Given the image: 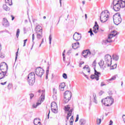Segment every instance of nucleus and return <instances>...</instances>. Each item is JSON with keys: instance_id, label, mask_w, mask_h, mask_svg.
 Instances as JSON below:
<instances>
[{"instance_id": "22", "label": "nucleus", "mask_w": 125, "mask_h": 125, "mask_svg": "<svg viewBox=\"0 0 125 125\" xmlns=\"http://www.w3.org/2000/svg\"><path fill=\"white\" fill-rule=\"evenodd\" d=\"M72 47L74 49H77L80 47V42H78L77 43H74L72 44Z\"/></svg>"}, {"instance_id": "21", "label": "nucleus", "mask_w": 125, "mask_h": 125, "mask_svg": "<svg viewBox=\"0 0 125 125\" xmlns=\"http://www.w3.org/2000/svg\"><path fill=\"white\" fill-rule=\"evenodd\" d=\"M92 101L95 104H97V97L95 93L93 94Z\"/></svg>"}, {"instance_id": "10", "label": "nucleus", "mask_w": 125, "mask_h": 125, "mask_svg": "<svg viewBox=\"0 0 125 125\" xmlns=\"http://www.w3.org/2000/svg\"><path fill=\"white\" fill-rule=\"evenodd\" d=\"M0 70L2 73H4L5 75L7 73V70H8V66L5 62H1L0 64Z\"/></svg>"}, {"instance_id": "3", "label": "nucleus", "mask_w": 125, "mask_h": 125, "mask_svg": "<svg viewBox=\"0 0 125 125\" xmlns=\"http://www.w3.org/2000/svg\"><path fill=\"white\" fill-rule=\"evenodd\" d=\"M102 103L107 107L111 106L114 103V99L112 97H107L105 99L102 100Z\"/></svg>"}, {"instance_id": "15", "label": "nucleus", "mask_w": 125, "mask_h": 125, "mask_svg": "<svg viewBox=\"0 0 125 125\" xmlns=\"http://www.w3.org/2000/svg\"><path fill=\"white\" fill-rule=\"evenodd\" d=\"M99 30V26L97 24V21L95 22V25L93 27V32L95 34H97L98 33V30Z\"/></svg>"}, {"instance_id": "23", "label": "nucleus", "mask_w": 125, "mask_h": 125, "mask_svg": "<svg viewBox=\"0 0 125 125\" xmlns=\"http://www.w3.org/2000/svg\"><path fill=\"white\" fill-rule=\"evenodd\" d=\"M73 111H74V109H71L69 112L67 113V115L66 116V120H69V118L72 116V113H73Z\"/></svg>"}, {"instance_id": "12", "label": "nucleus", "mask_w": 125, "mask_h": 125, "mask_svg": "<svg viewBox=\"0 0 125 125\" xmlns=\"http://www.w3.org/2000/svg\"><path fill=\"white\" fill-rule=\"evenodd\" d=\"M51 110L53 113H54L55 114H57V113H58V107L55 102H53L51 104Z\"/></svg>"}, {"instance_id": "45", "label": "nucleus", "mask_w": 125, "mask_h": 125, "mask_svg": "<svg viewBox=\"0 0 125 125\" xmlns=\"http://www.w3.org/2000/svg\"><path fill=\"white\" fill-rule=\"evenodd\" d=\"M79 121V114L76 115V119L75 120V123H77Z\"/></svg>"}, {"instance_id": "1", "label": "nucleus", "mask_w": 125, "mask_h": 125, "mask_svg": "<svg viewBox=\"0 0 125 125\" xmlns=\"http://www.w3.org/2000/svg\"><path fill=\"white\" fill-rule=\"evenodd\" d=\"M117 35H118L117 31L113 30L111 31V33L108 36V39L103 41V44H107V43L112 42H113L112 38H114V37H116Z\"/></svg>"}, {"instance_id": "24", "label": "nucleus", "mask_w": 125, "mask_h": 125, "mask_svg": "<svg viewBox=\"0 0 125 125\" xmlns=\"http://www.w3.org/2000/svg\"><path fill=\"white\" fill-rule=\"evenodd\" d=\"M66 86V84H65V83H62L59 86V88L60 90L63 91L64 90V88Z\"/></svg>"}, {"instance_id": "40", "label": "nucleus", "mask_w": 125, "mask_h": 125, "mask_svg": "<svg viewBox=\"0 0 125 125\" xmlns=\"http://www.w3.org/2000/svg\"><path fill=\"white\" fill-rule=\"evenodd\" d=\"M70 123H74V116H72L70 118Z\"/></svg>"}, {"instance_id": "63", "label": "nucleus", "mask_w": 125, "mask_h": 125, "mask_svg": "<svg viewBox=\"0 0 125 125\" xmlns=\"http://www.w3.org/2000/svg\"><path fill=\"white\" fill-rule=\"evenodd\" d=\"M27 41H28V40H27V39H26V40H24L23 41V42H27Z\"/></svg>"}, {"instance_id": "53", "label": "nucleus", "mask_w": 125, "mask_h": 125, "mask_svg": "<svg viewBox=\"0 0 125 125\" xmlns=\"http://www.w3.org/2000/svg\"><path fill=\"white\" fill-rule=\"evenodd\" d=\"M92 32V29L90 28V30L88 32V33H89L90 34Z\"/></svg>"}, {"instance_id": "47", "label": "nucleus", "mask_w": 125, "mask_h": 125, "mask_svg": "<svg viewBox=\"0 0 125 125\" xmlns=\"http://www.w3.org/2000/svg\"><path fill=\"white\" fill-rule=\"evenodd\" d=\"M83 64H84V62H81L79 63V67H82V65H83Z\"/></svg>"}, {"instance_id": "8", "label": "nucleus", "mask_w": 125, "mask_h": 125, "mask_svg": "<svg viewBox=\"0 0 125 125\" xmlns=\"http://www.w3.org/2000/svg\"><path fill=\"white\" fill-rule=\"evenodd\" d=\"M82 55L84 58H87V57H92L95 55V52H90L89 49L84 50L82 52Z\"/></svg>"}, {"instance_id": "25", "label": "nucleus", "mask_w": 125, "mask_h": 125, "mask_svg": "<svg viewBox=\"0 0 125 125\" xmlns=\"http://www.w3.org/2000/svg\"><path fill=\"white\" fill-rule=\"evenodd\" d=\"M37 39L38 40H41L42 38V32L37 33Z\"/></svg>"}, {"instance_id": "17", "label": "nucleus", "mask_w": 125, "mask_h": 125, "mask_svg": "<svg viewBox=\"0 0 125 125\" xmlns=\"http://www.w3.org/2000/svg\"><path fill=\"white\" fill-rule=\"evenodd\" d=\"M36 33L42 32V28L40 25H37L35 28Z\"/></svg>"}, {"instance_id": "33", "label": "nucleus", "mask_w": 125, "mask_h": 125, "mask_svg": "<svg viewBox=\"0 0 125 125\" xmlns=\"http://www.w3.org/2000/svg\"><path fill=\"white\" fill-rule=\"evenodd\" d=\"M6 75V74H5V73H4L2 72L0 73V80H1V79H3V78H4V77Z\"/></svg>"}, {"instance_id": "35", "label": "nucleus", "mask_w": 125, "mask_h": 125, "mask_svg": "<svg viewBox=\"0 0 125 125\" xmlns=\"http://www.w3.org/2000/svg\"><path fill=\"white\" fill-rule=\"evenodd\" d=\"M83 69H86L87 70H88V73L90 72V70H89V67H88V65H85L83 67Z\"/></svg>"}, {"instance_id": "44", "label": "nucleus", "mask_w": 125, "mask_h": 125, "mask_svg": "<svg viewBox=\"0 0 125 125\" xmlns=\"http://www.w3.org/2000/svg\"><path fill=\"white\" fill-rule=\"evenodd\" d=\"M92 65L94 66V67L96 66V61H94L92 63Z\"/></svg>"}, {"instance_id": "54", "label": "nucleus", "mask_w": 125, "mask_h": 125, "mask_svg": "<svg viewBox=\"0 0 125 125\" xmlns=\"http://www.w3.org/2000/svg\"><path fill=\"white\" fill-rule=\"evenodd\" d=\"M104 85H106V84H103V83H102L101 84V86H104Z\"/></svg>"}, {"instance_id": "55", "label": "nucleus", "mask_w": 125, "mask_h": 125, "mask_svg": "<svg viewBox=\"0 0 125 125\" xmlns=\"http://www.w3.org/2000/svg\"><path fill=\"white\" fill-rule=\"evenodd\" d=\"M0 58H4V56L3 55H1L0 56Z\"/></svg>"}, {"instance_id": "34", "label": "nucleus", "mask_w": 125, "mask_h": 125, "mask_svg": "<svg viewBox=\"0 0 125 125\" xmlns=\"http://www.w3.org/2000/svg\"><path fill=\"white\" fill-rule=\"evenodd\" d=\"M117 63L114 64L113 65H112L110 67V70H114V69H116L117 68Z\"/></svg>"}, {"instance_id": "59", "label": "nucleus", "mask_w": 125, "mask_h": 125, "mask_svg": "<svg viewBox=\"0 0 125 125\" xmlns=\"http://www.w3.org/2000/svg\"><path fill=\"white\" fill-rule=\"evenodd\" d=\"M23 46H26V42H23Z\"/></svg>"}, {"instance_id": "28", "label": "nucleus", "mask_w": 125, "mask_h": 125, "mask_svg": "<svg viewBox=\"0 0 125 125\" xmlns=\"http://www.w3.org/2000/svg\"><path fill=\"white\" fill-rule=\"evenodd\" d=\"M116 76H112L110 79L107 80V82L108 83H110V82H113V81H115L116 80Z\"/></svg>"}, {"instance_id": "41", "label": "nucleus", "mask_w": 125, "mask_h": 125, "mask_svg": "<svg viewBox=\"0 0 125 125\" xmlns=\"http://www.w3.org/2000/svg\"><path fill=\"white\" fill-rule=\"evenodd\" d=\"M99 64L100 66H102V67H103V66H104V62L103 61V62H102V61H101V62H100Z\"/></svg>"}, {"instance_id": "30", "label": "nucleus", "mask_w": 125, "mask_h": 125, "mask_svg": "<svg viewBox=\"0 0 125 125\" xmlns=\"http://www.w3.org/2000/svg\"><path fill=\"white\" fill-rule=\"evenodd\" d=\"M71 109V107H70V105H65L64 106V110L65 111H67V112L70 111V109Z\"/></svg>"}, {"instance_id": "57", "label": "nucleus", "mask_w": 125, "mask_h": 125, "mask_svg": "<svg viewBox=\"0 0 125 125\" xmlns=\"http://www.w3.org/2000/svg\"><path fill=\"white\" fill-rule=\"evenodd\" d=\"M64 55H65V54H64V53H62V56H63V59H65V56H64Z\"/></svg>"}, {"instance_id": "51", "label": "nucleus", "mask_w": 125, "mask_h": 125, "mask_svg": "<svg viewBox=\"0 0 125 125\" xmlns=\"http://www.w3.org/2000/svg\"><path fill=\"white\" fill-rule=\"evenodd\" d=\"M6 83H7V82H5L4 83H1L0 84H1L2 85H4L5 84H6Z\"/></svg>"}, {"instance_id": "29", "label": "nucleus", "mask_w": 125, "mask_h": 125, "mask_svg": "<svg viewBox=\"0 0 125 125\" xmlns=\"http://www.w3.org/2000/svg\"><path fill=\"white\" fill-rule=\"evenodd\" d=\"M6 4L11 5L12 4V0H5Z\"/></svg>"}, {"instance_id": "39", "label": "nucleus", "mask_w": 125, "mask_h": 125, "mask_svg": "<svg viewBox=\"0 0 125 125\" xmlns=\"http://www.w3.org/2000/svg\"><path fill=\"white\" fill-rule=\"evenodd\" d=\"M18 50H19V48L18 49V51L16 52V58H15L16 61L17 60V58H18V54H19Z\"/></svg>"}, {"instance_id": "49", "label": "nucleus", "mask_w": 125, "mask_h": 125, "mask_svg": "<svg viewBox=\"0 0 125 125\" xmlns=\"http://www.w3.org/2000/svg\"><path fill=\"white\" fill-rule=\"evenodd\" d=\"M43 42V39H42L41 43L39 45V47H41V46H42V44Z\"/></svg>"}, {"instance_id": "64", "label": "nucleus", "mask_w": 125, "mask_h": 125, "mask_svg": "<svg viewBox=\"0 0 125 125\" xmlns=\"http://www.w3.org/2000/svg\"><path fill=\"white\" fill-rule=\"evenodd\" d=\"M84 77H85V78H87V75H85V74H84Z\"/></svg>"}, {"instance_id": "13", "label": "nucleus", "mask_w": 125, "mask_h": 125, "mask_svg": "<svg viewBox=\"0 0 125 125\" xmlns=\"http://www.w3.org/2000/svg\"><path fill=\"white\" fill-rule=\"evenodd\" d=\"M94 71H95L94 75L92 74L91 75L90 78L92 80H96L97 81H99V75H101V74L100 73V72H97V71H96V69H95V68H94Z\"/></svg>"}, {"instance_id": "52", "label": "nucleus", "mask_w": 125, "mask_h": 125, "mask_svg": "<svg viewBox=\"0 0 125 125\" xmlns=\"http://www.w3.org/2000/svg\"><path fill=\"white\" fill-rule=\"evenodd\" d=\"M113 125V121H112V120H110L109 125Z\"/></svg>"}, {"instance_id": "26", "label": "nucleus", "mask_w": 125, "mask_h": 125, "mask_svg": "<svg viewBox=\"0 0 125 125\" xmlns=\"http://www.w3.org/2000/svg\"><path fill=\"white\" fill-rule=\"evenodd\" d=\"M8 5V4H5L3 5V8L6 11H9V10H10V8H9Z\"/></svg>"}, {"instance_id": "48", "label": "nucleus", "mask_w": 125, "mask_h": 125, "mask_svg": "<svg viewBox=\"0 0 125 125\" xmlns=\"http://www.w3.org/2000/svg\"><path fill=\"white\" fill-rule=\"evenodd\" d=\"M103 93H104L103 91H101L99 93V95L101 96V95H102V94H103Z\"/></svg>"}, {"instance_id": "2", "label": "nucleus", "mask_w": 125, "mask_h": 125, "mask_svg": "<svg viewBox=\"0 0 125 125\" xmlns=\"http://www.w3.org/2000/svg\"><path fill=\"white\" fill-rule=\"evenodd\" d=\"M109 15L110 13L108 10H104L103 11L101 14L100 21L102 23H105L107 20L109 19Z\"/></svg>"}, {"instance_id": "62", "label": "nucleus", "mask_w": 125, "mask_h": 125, "mask_svg": "<svg viewBox=\"0 0 125 125\" xmlns=\"http://www.w3.org/2000/svg\"><path fill=\"white\" fill-rule=\"evenodd\" d=\"M82 3L83 4H84V3H85V2L84 1H83Z\"/></svg>"}, {"instance_id": "16", "label": "nucleus", "mask_w": 125, "mask_h": 125, "mask_svg": "<svg viewBox=\"0 0 125 125\" xmlns=\"http://www.w3.org/2000/svg\"><path fill=\"white\" fill-rule=\"evenodd\" d=\"M27 79L30 80H36V76H35V73L34 72L30 73L28 75L27 77Z\"/></svg>"}, {"instance_id": "38", "label": "nucleus", "mask_w": 125, "mask_h": 125, "mask_svg": "<svg viewBox=\"0 0 125 125\" xmlns=\"http://www.w3.org/2000/svg\"><path fill=\"white\" fill-rule=\"evenodd\" d=\"M51 40H52V37H51V35H50L49 37V44H51Z\"/></svg>"}, {"instance_id": "19", "label": "nucleus", "mask_w": 125, "mask_h": 125, "mask_svg": "<svg viewBox=\"0 0 125 125\" xmlns=\"http://www.w3.org/2000/svg\"><path fill=\"white\" fill-rule=\"evenodd\" d=\"M35 82H36V80L35 79H27V83L29 85H31V86L34 85V83H35Z\"/></svg>"}, {"instance_id": "42", "label": "nucleus", "mask_w": 125, "mask_h": 125, "mask_svg": "<svg viewBox=\"0 0 125 125\" xmlns=\"http://www.w3.org/2000/svg\"><path fill=\"white\" fill-rule=\"evenodd\" d=\"M62 77L63 79H67V74H66V73H63L62 74Z\"/></svg>"}, {"instance_id": "5", "label": "nucleus", "mask_w": 125, "mask_h": 125, "mask_svg": "<svg viewBox=\"0 0 125 125\" xmlns=\"http://www.w3.org/2000/svg\"><path fill=\"white\" fill-rule=\"evenodd\" d=\"M39 92L41 93V96L40 97V99H39L38 102L36 103V104L33 105V108H37V107H38V106H39V105H41L42 104V103L43 102V100H44V95H45L44 91L42 90L41 92V91L39 90Z\"/></svg>"}, {"instance_id": "50", "label": "nucleus", "mask_w": 125, "mask_h": 125, "mask_svg": "<svg viewBox=\"0 0 125 125\" xmlns=\"http://www.w3.org/2000/svg\"><path fill=\"white\" fill-rule=\"evenodd\" d=\"M34 40H35V34H33V35H32V42H34Z\"/></svg>"}, {"instance_id": "20", "label": "nucleus", "mask_w": 125, "mask_h": 125, "mask_svg": "<svg viewBox=\"0 0 125 125\" xmlns=\"http://www.w3.org/2000/svg\"><path fill=\"white\" fill-rule=\"evenodd\" d=\"M3 26L4 27H8L9 26V22H8V21L6 20V19H3V22H2Z\"/></svg>"}, {"instance_id": "18", "label": "nucleus", "mask_w": 125, "mask_h": 125, "mask_svg": "<svg viewBox=\"0 0 125 125\" xmlns=\"http://www.w3.org/2000/svg\"><path fill=\"white\" fill-rule=\"evenodd\" d=\"M34 124L35 125H42L41 123V120L39 118H36L34 120Z\"/></svg>"}, {"instance_id": "56", "label": "nucleus", "mask_w": 125, "mask_h": 125, "mask_svg": "<svg viewBox=\"0 0 125 125\" xmlns=\"http://www.w3.org/2000/svg\"><path fill=\"white\" fill-rule=\"evenodd\" d=\"M12 17V20L13 21L14 20V19L15 18L14 17H13V16H11Z\"/></svg>"}, {"instance_id": "27", "label": "nucleus", "mask_w": 125, "mask_h": 125, "mask_svg": "<svg viewBox=\"0 0 125 125\" xmlns=\"http://www.w3.org/2000/svg\"><path fill=\"white\" fill-rule=\"evenodd\" d=\"M112 58L115 61H118L119 60V56L116 54L113 55Z\"/></svg>"}, {"instance_id": "46", "label": "nucleus", "mask_w": 125, "mask_h": 125, "mask_svg": "<svg viewBox=\"0 0 125 125\" xmlns=\"http://www.w3.org/2000/svg\"><path fill=\"white\" fill-rule=\"evenodd\" d=\"M30 97V99H32V98H33L34 97V94H29Z\"/></svg>"}, {"instance_id": "60", "label": "nucleus", "mask_w": 125, "mask_h": 125, "mask_svg": "<svg viewBox=\"0 0 125 125\" xmlns=\"http://www.w3.org/2000/svg\"><path fill=\"white\" fill-rule=\"evenodd\" d=\"M85 19L87 18V15H86V14H85Z\"/></svg>"}, {"instance_id": "61", "label": "nucleus", "mask_w": 125, "mask_h": 125, "mask_svg": "<svg viewBox=\"0 0 125 125\" xmlns=\"http://www.w3.org/2000/svg\"><path fill=\"white\" fill-rule=\"evenodd\" d=\"M93 35H94L93 34V32H92H92L90 33V36H92Z\"/></svg>"}, {"instance_id": "9", "label": "nucleus", "mask_w": 125, "mask_h": 125, "mask_svg": "<svg viewBox=\"0 0 125 125\" xmlns=\"http://www.w3.org/2000/svg\"><path fill=\"white\" fill-rule=\"evenodd\" d=\"M104 61L105 66L106 67H111L112 65V57L109 54H107L104 56Z\"/></svg>"}, {"instance_id": "58", "label": "nucleus", "mask_w": 125, "mask_h": 125, "mask_svg": "<svg viewBox=\"0 0 125 125\" xmlns=\"http://www.w3.org/2000/svg\"><path fill=\"white\" fill-rule=\"evenodd\" d=\"M50 113V111H49V113H48V115H47V118H48V119H49V113Z\"/></svg>"}, {"instance_id": "43", "label": "nucleus", "mask_w": 125, "mask_h": 125, "mask_svg": "<svg viewBox=\"0 0 125 125\" xmlns=\"http://www.w3.org/2000/svg\"><path fill=\"white\" fill-rule=\"evenodd\" d=\"M53 92L54 94H56V93H57V91L55 89V88H53Z\"/></svg>"}, {"instance_id": "11", "label": "nucleus", "mask_w": 125, "mask_h": 125, "mask_svg": "<svg viewBox=\"0 0 125 125\" xmlns=\"http://www.w3.org/2000/svg\"><path fill=\"white\" fill-rule=\"evenodd\" d=\"M35 74L38 76V77L42 78V75L44 74V70L41 67H37L35 70Z\"/></svg>"}, {"instance_id": "4", "label": "nucleus", "mask_w": 125, "mask_h": 125, "mask_svg": "<svg viewBox=\"0 0 125 125\" xmlns=\"http://www.w3.org/2000/svg\"><path fill=\"white\" fill-rule=\"evenodd\" d=\"M113 10L114 11H119L121 8H124L125 6L123 7V4H121L118 0H114L113 1Z\"/></svg>"}, {"instance_id": "14", "label": "nucleus", "mask_w": 125, "mask_h": 125, "mask_svg": "<svg viewBox=\"0 0 125 125\" xmlns=\"http://www.w3.org/2000/svg\"><path fill=\"white\" fill-rule=\"evenodd\" d=\"M82 39V34L78 32H75L73 35V40L76 41H81Z\"/></svg>"}, {"instance_id": "32", "label": "nucleus", "mask_w": 125, "mask_h": 125, "mask_svg": "<svg viewBox=\"0 0 125 125\" xmlns=\"http://www.w3.org/2000/svg\"><path fill=\"white\" fill-rule=\"evenodd\" d=\"M117 1L123 5V7L125 6V0H117Z\"/></svg>"}, {"instance_id": "36", "label": "nucleus", "mask_w": 125, "mask_h": 125, "mask_svg": "<svg viewBox=\"0 0 125 125\" xmlns=\"http://www.w3.org/2000/svg\"><path fill=\"white\" fill-rule=\"evenodd\" d=\"M20 34V29H18L17 30V33H16V37L17 38L19 37V34Z\"/></svg>"}, {"instance_id": "7", "label": "nucleus", "mask_w": 125, "mask_h": 125, "mask_svg": "<svg viewBox=\"0 0 125 125\" xmlns=\"http://www.w3.org/2000/svg\"><path fill=\"white\" fill-rule=\"evenodd\" d=\"M72 98V92L71 91L67 90L64 93L63 101L64 103H68Z\"/></svg>"}, {"instance_id": "6", "label": "nucleus", "mask_w": 125, "mask_h": 125, "mask_svg": "<svg viewBox=\"0 0 125 125\" xmlns=\"http://www.w3.org/2000/svg\"><path fill=\"white\" fill-rule=\"evenodd\" d=\"M113 22L115 25L118 26L119 24L122 22V18L120 13H116L113 17Z\"/></svg>"}, {"instance_id": "37", "label": "nucleus", "mask_w": 125, "mask_h": 125, "mask_svg": "<svg viewBox=\"0 0 125 125\" xmlns=\"http://www.w3.org/2000/svg\"><path fill=\"white\" fill-rule=\"evenodd\" d=\"M101 124V119H97V125H100Z\"/></svg>"}, {"instance_id": "31", "label": "nucleus", "mask_w": 125, "mask_h": 125, "mask_svg": "<svg viewBox=\"0 0 125 125\" xmlns=\"http://www.w3.org/2000/svg\"><path fill=\"white\" fill-rule=\"evenodd\" d=\"M49 73V67H48L47 68V70H46V77H45L46 80H47V79L48 78Z\"/></svg>"}]
</instances>
